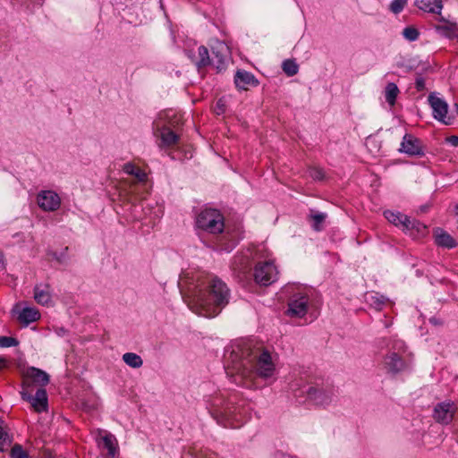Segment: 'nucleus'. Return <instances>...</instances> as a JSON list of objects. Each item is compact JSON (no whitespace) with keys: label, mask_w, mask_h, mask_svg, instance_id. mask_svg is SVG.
I'll return each instance as SVG.
<instances>
[{"label":"nucleus","mask_w":458,"mask_h":458,"mask_svg":"<svg viewBox=\"0 0 458 458\" xmlns=\"http://www.w3.org/2000/svg\"><path fill=\"white\" fill-rule=\"evenodd\" d=\"M225 369L234 384L251 388L256 386V378H272L276 365L268 351H253L246 344H237L226 351Z\"/></svg>","instance_id":"nucleus-1"},{"label":"nucleus","mask_w":458,"mask_h":458,"mask_svg":"<svg viewBox=\"0 0 458 458\" xmlns=\"http://www.w3.org/2000/svg\"><path fill=\"white\" fill-rule=\"evenodd\" d=\"M230 290L226 284L212 274L201 275L188 297V306L196 314L206 318L218 315L229 302Z\"/></svg>","instance_id":"nucleus-2"},{"label":"nucleus","mask_w":458,"mask_h":458,"mask_svg":"<svg viewBox=\"0 0 458 458\" xmlns=\"http://www.w3.org/2000/svg\"><path fill=\"white\" fill-rule=\"evenodd\" d=\"M196 226L208 233L216 235V250L230 252L243 237L241 226L225 225L223 214L216 208H204L196 216Z\"/></svg>","instance_id":"nucleus-3"},{"label":"nucleus","mask_w":458,"mask_h":458,"mask_svg":"<svg viewBox=\"0 0 458 458\" xmlns=\"http://www.w3.org/2000/svg\"><path fill=\"white\" fill-rule=\"evenodd\" d=\"M236 400L235 394H231L227 397L221 393L216 394L208 400L210 414L218 423L225 425L230 420L241 421L242 411Z\"/></svg>","instance_id":"nucleus-4"},{"label":"nucleus","mask_w":458,"mask_h":458,"mask_svg":"<svg viewBox=\"0 0 458 458\" xmlns=\"http://www.w3.org/2000/svg\"><path fill=\"white\" fill-rule=\"evenodd\" d=\"M182 124V116L174 111H166L159 114L158 121L156 122L157 137L160 139L161 148H171L175 146L180 140L176 132Z\"/></svg>","instance_id":"nucleus-5"},{"label":"nucleus","mask_w":458,"mask_h":458,"mask_svg":"<svg viewBox=\"0 0 458 458\" xmlns=\"http://www.w3.org/2000/svg\"><path fill=\"white\" fill-rule=\"evenodd\" d=\"M21 391L33 390L34 387L44 388L50 381L49 375L36 367H29L21 374Z\"/></svg>","instance_id":"nucleus-6"},{"label":"nucleus","mask_w":458,"mask_h":458,"mask_svg":"<svg viewBox=\"0 0 458 458\" xmlns=\"http://www.w3.org/2000/svg\"><path fill=\"white\" fill-rule=\"evenodd\" d=\"M253 277L258 284L267 286L277 280L278 270L271 260L259 261L254 267Z\"/></svg>","instance_id":"nucleus-7"},{"label":"nucleus","mask_w":458,"mask_h":458,"mask_svg":"<svg viewBox=\"0 0 458 458\" xmlns=\"http://www.w3.org/2000/svg\"><path fill=\"white\" fill-rule=\"evenodd\" d=\"M310 297L304 290L293 293L288 301L286 314L291 318H303L309 309Z\"/></svg>","instance_id":"nucleus-8"},{"label":"nucleus","mask_w":458,"mask_h":458,"mask_svg":"<svg viewBox=\"0 0 458 458\" xmlns=\"http://www.w3.org/2000/svg\"><path fill=\"white\" fill-rule=\"evenodd\" d=\"M457 411L458 406L454 402L445 400L444 402L437 403L434 406L432 418L437 423L446 426L452 423Z\"/></svg>","instance_id":"nucleus-9"},{"label":"nucleus","mask_w":458,"mask_h":458,"mask_svg":"<svg viewBox=\"0 0 458 458\" xmlns=\"http://www.w3.org/2000/svg\"><path fill=\"white\" fill-rule=\"evenodd\" d=\"M393 348L397 350V352H392L386 355L384 367L388 372L396 374L406 368V363L400 354L401 352H404V343L401 340H396L394 342Z\"/></svg>","instance_id":"nucleus-10"},{"label":"nucleus","mask_w":458,"mask_h":458,"mask_svg":"<svg viewBox=\"0 0 458 458\" xmlns=\"http://www.w3.org/2000/svg\"><path fill=\"white\" fill-rule=\"evenodd\" d=\"M428 101L432 108L433 117L436 120L445 125L453 124L454 117L448 115V105L443 98L437 97L436 93H430Z\"/></svg>","instance_id":"nucleus-11"},{"label":"nucleus","mask_w":458,"mask_h":458,"mask_svg":"<svg viewBox=\"0 0 458 458\" xmlns=\"http://www.w3.org/2000/svg\"><path fill=\"white\" fill-rule=\"evenodd\" d=\"M33 390L21 391V398L30 403L33 410L38 412L47 411L48 408V399L45 388H38L35 394H32Z\"/></svg>","instance_id":"nucleus-12"},{"label":"nucleus","mask_w":458,"mask_h":458,"mask_svg":"<svg viewBox=\"0 0 458 458\" xmlns=\"http://www.w3.org/2000/svg\"><path fill=\"white\" fill-rule=\"evenodd\" d=\"M37 202L42 210L53 212L60 208L61 198L54 191H41L37 195Z\"/></svg>","instance_id":"nucleus-13"},{"label":"nucleus","mask_w":458,"mask_h":458,"mask_svg":"<svg viewBox=\"0 0 458 458\" xmlns=\"http://www.w3.org/2000/svg\"><path fill=\"white\" fill-rule=\"evenodd\" d=\"M398 150L410 157H422L425 154L420 140L410 133H406L403 137L401 147Z\"/></svg>","instance_id":"nucleus-14"},{"label":"nucleus","mask_w":458,"mask_h":458,"mask_svg":"<svg viewBox=\"0 0 458 458\" xmlns=\"http://www.w3.org/2000/svg\"><path fill=\"white\" fill-rule=\"evenodd\" d=\"M233 275L241 281L247 279L250 274L251 264L246 255H235L231 265Z\"/></svg>","instance_id":"nucleus-15"},{"label":"nucleus","mask_w":458,"mask_h":458,"mask_svg":"<svg viewBox=\"0 0 458 458\" xmlns=\"http://www.w3.org/2000/svg\"><path fill=\"white\" fill-rule=\"evenodd\" d=\"M228 53V47L222 42H218L216 47H212L211 65L214 66L217 72H221L225 68V61Z\"/></svg>","instance_id":"nucleus-16"},{"label":"nucleus","mask_w":458,"mask_h":458,"mask_svg":"<svg viewBox=\"0 0 458 458\" xmlns=\"http://www.w3.org/2000/svg\"><path fill=\"white\" fill-rule=\"evenodd\" d=\"M35 301L42 306H49L52 303L51 286L48 284H37L33 289Z\"/></svg>","instance_id":"nucleus-17"},{"label":"nucleus","mask_w":458,"mask_h":458,"mask_svg":"<svg viewBox=\"0 0 458 458\" xmlns=\"http://www.w3.org/2000/svg\"><path fill=\"white\" fill-rule=\"evenodd\" d=\"M234 83L239 89L247 90L249 87H257L259 82L251 72L238 70L234 75Z\"/></svg>","instance_id":"nucleus-18"},{"label":"nucleus","mask_w":458,"mask_h":458,"mask_svg":"<svg viewBox=\"0 0 458 458\" xmlns=\"http://www.w3.org/2000/svg\"><path fill=\"white\" fill-rule=\"evenodd\" d=\"M308 398L318 405H326L331 402L332 393L314 386H309Z\"/></svg>","instance_id":"nucleus-19"},{"label":"nucleus","mask_w":458,"mask_h":458,"mask_svg":"<svg viewBox=\"0 0 458 458\" xmlns=\"http://www.w3.org/2000/svg\"><path fill=\"white\" fill-rule=\"evenodd\" d=\"M404 232L410 233L413 238H421L428 233V230L426 225L409 217V223H406Z\"/></svg>","instance_id":"nucleus-20"},{"label":"nucleus","mask_w":458,"mask_h":458,"mask_svg":"<svg viewBox=\"0 0 458 458\" xmlns=\"http://www.w3.org/2000/svg\"><path fill=\"white\" fill-rule=\"evenodd\" d=\"M40 318V313L38 309L32 307L23 308L18 314L17 319L21 324L27 327L30 323L36 322Z\"/></svg>","instance_id":"nucleus-21"},{"label":"nucleus","mask_w":458,"mask_h":458,"mask_svg":"<svg viewBox=\"0 0 458 458\" xmlns=\"http://www.w3.org/2000/svg\"><path fill=\"white\" fill-rule=\"evenodd\" d=\"M434 237L437 246L447 249H452L456 246L455 240L441 228H437L434 231Z\"/></svg>","instance_id":"nucleus-22"},{"label":"nucleus","mask_w":458,"mask_h":458,"mask_svg":"<svg viewBox=\"0 0 458 458\" xmlns=\"http://www.w3.org/2000/svg\"><path fill=\"white\" fill-rule=\"evenodd\" d=\"M98 444L107 450L108 458H114L117 452V441L114 435L106 432H105L103 436L100 434V442Z\"/></svg>","instance_id":"nucleus-23"},{"label":"nucleus","mask_w":458,"mask_h":458,"mask_svg":"<svg viewBox=\"0 0 458 458\" xmlns=\"http://www.w3.org/2000/svg\"><path fill=\"white\" fill-rule=\"evenodd\" d=\"M415 5L422 11L431 13H440L443 8L441 0H415Z\"/></svg>","instance_id":"nucleus-24"},{"label":"nucleus","mask_w":458,"mask_h":458,"mask_svg":"<svg viewBox=\"0 0 458 458\" xmlns=\"http://www.w3.org/2000/svg\"><path fill=\"white\" fill-rule=\"evenodd\" d=\"M384 216L391 224L396 226H402L403 231L406 226V223H409V216L400 212L386 210L384 212Z\"/></svg>","instance_id":"nucleus-25"},{"label":"nucleus","mask_w":458,"mask_h":458,"mask_svg":"<svg viewBox=\"0 0 458 458\" xmlns=\"http://www.w3.org/2000/svg\"><path fill=\"white\" fill-rule=\"evenodd\" d=\"M436 30L446 38H454L458 37V25L454 22L444 21L443 24L437 25Z\"/></svg>","instance_id":"nucleus-26"},{"label":"nucleus","mask_w":458,"mask_h":458,"mask_svg":"<svg viewBox=\"0 0 458 458\" xmlns=\"http://www.w3.org/2000/svg\"><path fill=\"white\" fill-rule=\"evenodd\" d=\"M123 170L124 173L134 176L137 182H141L147 180V174L132 163L124 164Z\"/></svg>","instance_id":"nucleus-27"},{"label":"nucleus","mask_w":458,"mask_h":458,"mask_svg":"<svg viewBox=\"0 0 458 458\" xmlns=\"http://www.w3.org/2000/svg\"><path fill=\"white\" fill-rule=\"evenodd\" d=\"M399 93V89L395 83L389 82L386 84L385 88V98L386 101L389 104V106H394Z\"/></svg>","instance_id":"nucleus-28"},{"label":"nucleus","mask_w":458,"mask_h":458,"mask_svg":"<svg viewBox=\"0 0 458 458\" xmlns=\"http://www.w3.org/2000/svg\"><path fill=\"white\" fill-rule=\"evenodd\" d=\"M123 360L131 368L139 369L142 366L143 360L140 355L134 352H126L123 355Z\"/></svg>","instance_id":"nucleus-29"},{"label":"nucleus","mask_w":458,"mask_h":458,"mask_svg":"<svg viewBox=\"0 0 458 458\" xmlns=\"http://www.w3.org/2000/svg\"><path fill=\"white\" fill-rule=\"evenodd\" d=\"M199 60L196 62V65L199 68L206 67L211 64L208 50L206 47L200 46L198 48Z\"/></svg>","instance_id":"nucleus-30"},{"label":"nucleus","mask_w":458,"mask_h":458,"mask_svg":"<svg viewBox=\"0 0 458 458\" xmlns=\"http://www.w3.org/2000/svg\"><path fill=\"white\" fill-rule=\"evenodd\" d=\"M309 217L312 222L311 226L315 231L320 232L323 230V224L327 218L326 214L316 212L314 214H310Z\"/></svg>","instance_id":"nucleus-31"},{"label":"nucleus","mask_w":458,"mask_h":458,"mask_svg":"<svg viewBox=\"0 0 458 458\" xmlns=\"http://www.w3.org/2000/svg\"><path fill=\"white\" fill-rule=\"evenodd\" d=\"M282 69L287 76H293L299 72V65L293 59H286L282 64Z\"/></svg>","instance_id":"nucleus-32"},{"label":"nucleus","mask_w":458,"mask_h":458,"mask_svg":"<svg viewBox=\"0 0 458 458\" xmlns=\"http://www.w3.org/2000/svg\"><path fill=\"white\" fill-rule=\"evenodd\" d=\"M10 458H30V456L21 445L14 444L10 451Z\"/></svg>","instance_id":"nucleus-33"},{"label":"nucleus","mask_w":458,"mask_h":458,"mask_svg":"<svg viewBox=\"0 0 458 458\" xmlns=\"http://www.w3.org/2000/svg\"><path fill=\"white\" fill-rule=\"evenodd\" d=\"M402 35L405 39H407L410 42H412L419 38L420 32L415 27L408 26L403 29Z\"/></svg>","instance_id":"nucleus-34"},{"label":"nucleus","mask_w":458,"mask_h":458,"mask_svg":"<svg viewBox=\"0 0 458 458\" xmlns=\"http://www.w3.org/2000/svg\"><path fill=\"white\" fill-rule=\"evenodd\" d=\"M408 0H393L389 5V10L394 13H400L407 4Z\"/></svg>","instance_id":"nucleus-35"},{"label":"nucleus","mask_w":458,"mask_h":458,"mask_svg":"<svg viewBox=\"0 0 458 458\" xmlns=\"http://www.w3.org/2000/svg\"><path fill=\"white\" fill-rule=\"evenodd\" d=\"M19 344V341L12 336H0V347L8 348L13 346H17Z\"/></svg>","instance_id":"nucleus-36"},{"label":"nucleus","mask_w":458,"mask_h":458,"mask_svg":"<svg viewBox=\"0 0 458 458\" xmlns=\"http://www.w3.org/2000/svg\"><path fill=\"white\" fill-rule=\"evenodd\" d=\"M308 173L310 177L315 181H322L325 178L324 171L318 167H310Z\"/></svg>","instance_id":"nucleus-37"},{"label":"nucleus","mask_w":458,"mask_h":458,"mask_svg":"<svg viewBox=\"0 0 458 458\" xmlns=\"http://www.w3.org/2000/svg\"><path fill=\"white\" fill-rule=\"evenodd\" d=\"M10 442L7 432L0 426V449L3 450L4 446Z\"/></svg>","instance_id":"nucleus-38"},{"label":"nucleus","mask_w":458,"mask_h":458,"mask_svg":"<svg viewBox=\"0 0 458 458\" xmlns=\"http://www.w3.org/2000/svg\"><path fill=\"white\" fill-rule=\"evenodd\" d=\"M415 88L418 91H423L426 89V82L422 77H418L415 81Z\"/></svg>","instance_id":"nucleus-39"},{"label":"nucleus","mask_w":458,"mask_h":458,"mask_svg":"<svg viewBox=\"0 0 458 458\" xmlns=\"http://www.w3.org/2000/svg\"><path fill=\"white\" fill-rule=\"evenodd\" d=\"M373 302L372 305L375 306L376 309L380 310L381 307L385 304L386 301L383 296L381 297H372Z\"/></svg>","instance_id":"nucleus-40"},{"label":"nucleus","mask_w":458,"mask_h":458,"mask_svg":"<svg viewBox=\"0 0 458 458\" xmlns=\"http://www.w3.org/2000/svg\"><path fill=\"white\" fill-rule=\"evenodd\" d=\"M445 141L453 147H458V136L456 135L447 137Z\"/></svg>","instance_id":"nucleus-41"},{"label":"nucleus","mask_w":458,"mask_h":458,"mask_svg":"<svg viewBox=\"0 0 458 458\" xmlns=\"http://www.w3.org/2000/svg\"><path fill=\"white\" fill-rule=\"evenodd\" d=\"M216 108L217 109V114H222L225 112L224 104L222 99H218L216 105Z\"/></svg>","instance_id":"nucleus-42"},{"label":"nucleus","mask_w":458,"mask_h":458,"mask_svg":"<svg viewBox=\"0 0 458 458\" xmlns=\"http://www.w3.org/2000/svg\"><path fill=\"white\" fill-rule=\"evenodd\" d=\"M429 322L434 325V326H441L443 325V321L438 318H436V317H432L429 318Z\"/></svg>","instance_id":"nucleus-43"},{"label":"nucleus","mask_w":458,"mask_h":458,"mask_svg":"<svg viewBox=\"0 0 458 458\" xmlns=\"http://www.w3.org/2000/svg\"><path fill=\"white\" fill-rule=\"evenodd\" d=\"M8 365H9L8 360L4 357H0V369L7 368Z\"/></svg>","instance_id":"nucleus-44"},{"label":"nucleus","mask_w":458,"mask_h":458,"mask_svg":"<svg viewBox=\"0 0 458 458\" xmlns=\"http://www.w3.org/2000/svg\"><path fill=\"white\" fill-rule=\"evenodd\" d=\"M4 267V259L2 251L0 250V269Z\"/></svg>","instance_id":"nucleus-45"},{"label":"nucleus","mask_w":458,"mask_h":458,"mask_svg":"<svg viewBox=\"0 0 458 458\" xmlns=\"http://www.w3.org/2000/svg\"><path fill=\"white\" fill-rule=\"evenodd\" d=\"M455 213L458 216V204L455 206Z\"/></svg>","instance_id":"nucleus-46"},{"label":"nucleus","mask_w":458,"mask_h":458,"mask_svg":"<svg viewBox=\"0 0 458 458\" xmlns=\"http://www.w3.org/2000/svg\"><path fill=\"white\" fill-rule=\"evenodd\" d=\"M455 109H456V112L458 114V105H455Z\"/></svg>","instance_id":"nucleus-47"}]
</instances>
